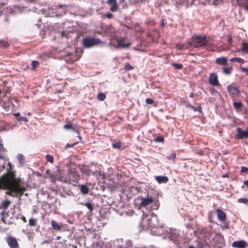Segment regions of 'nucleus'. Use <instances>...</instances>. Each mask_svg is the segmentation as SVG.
<instances>
[{
	"label": "nucleus",
	"mask_w": 248,
	"mask_h": 248,
	"mask_svg": "<svg viewBox=\"0 0 248 248\" xmlns=\"http://www.w3.org/2000/svg\"><path fill=\"white\" fill-rule=\"evenodd\" d=\"M163 140H164V138L162 136L156 137L155 139V141L156 142H162L163 141Z\"/></svg>",
	"instance_id": "f704fd0d"
},
{
	"label": "nucleus",
	"mask_w": 248,
	"mask_h": 248,
	"mask_svg": "<svg viewBox=\"0 0 248 248\" xmlns=\"http://www.w3.org/2000/svg\"><path fill=\"white\" fill-rule=\"evenodd\" d=\"M7 242L10 248H19V247L16 238L14 237H7Z\"/></svg>",
	"instance_id": "9b49d317"
},
{
	"label": "nucleus",
	"mask_w": 248,
	"mask_h": 248,
	"mask_svg": "<svg viewBox=\"0 0 248 248\" xmlns=\"http://www.w3.org/2000/svg\"><path fill=\"white\" fill-rule=\"evenodd\" d=\"M244 184L248 186V180L244 182Z\"/></svg>",
	"instance_id": "864d4df0"
},
{
	"label": "nucleus",
	"mask_w": 248,
	"mask_h": 248,
	"mask_svg": "<svg viewBox=\"0 0 248 248\" xmlns=\"http://www.w3.org/2000/svg\"><path fill=\"white\" fill-rule=\"evenodd\" d=\"M247 246V243L243 240L236 241L232 243V247L237 248H245Z\"/></svg>",
	"instance_id": "ddd939ff"
},
{
	"label": "nucleus",
	"mask_w": 248,
	"mask_h": 248,
	"mask_svg": "<svg viewBox=\"0 0 248 248\" xmlns=\"http://www.w3.org/2000/svg\"><path fill=\"white\" fill-rule=\"evenodd\" d=\"M133 68V67H132V66H131L129 63H126L124 66V69L126 70H130L132 69Z\"/></svg>",
	"instance_id": "e433bc0d"
},
{
	"label": "nucleus",
	"mask_w": 248,
	"mask_h": 248,
	"mask_svg": "<svg viewBox=\"0 0 248 248\" xmlns=\"http://www.w3.org/2000/svg\"><path fill=\"white\" fill-rule=\"evenodd\" d=\"M131 46V43H127L125 44L124 43V40L121 39L118 40V47L123 48H128Z\"/></svg>",
	"instance_id": "aec40b11"
},
{
	"label": "nucleus",
	"mask_w": 248,
	"mask_h": 248,
	"mask_svg": "<svg viewBox=\"0 0 248 248\" xmlns=\"http://www.w3.org/2000/svg\"><path fill=\"white\" fill-rule=\"evenodd\" d=\"M29 224L31 226H34L36 224V220L34 218H31L29 220Z\"/></svg>",
	"instance_id": "473e14b6"
},
{
	"label": "nucleus",
	"mask_w": 248,
	"mask_h": 248,
	"mask_svg": "<svg viewBox=\"0 0 248 248\" xmlns=\"http://www.w3.org/2000/svg\"><path fill=\"white\" fill-rule=\"evenodd\" d=\"M11 203V201L7 199L2 201L1 203V207L3 209L4 211L0 213V215L1 216L2 221L5 223H6V220L5 219V216L8 215L7 213H5V211L8 208Z\"/></svg>",
	"instance_id": "6e6552de"
},
{
	"label": "nucleus",
	"mask_w": 248,
	"mask_h": 248,
	"mask_svg": "<svg viewBox=\"0 0 248 248\" xmlns=\"http://www.w3.org/2000/svg\"><path fill=\"white\" fill-rule=\"evenodd\" d=\"M17 120L18 121H23V122H25L28 121V119L26 117H18L17 118Z\"/></svg>",
	"instance_id": "58836bf2"
},
{
	"label": "nucleus",
	"mask_w": 248,
	"mask_h": 248,
	"mask_svg": "<svg viewBox=\"0 0 248 248\" xmlns=\"http://www.w3.org/2000/svg\"><path fill=\"white\" fill-rule=\"evenodd\" d=\"M228 92L232 98L238 97L240 93L239 90L234 86L230 85L228 87Z\"/></svg>",
	"instance_id": "9d476101"
},
{
	"label": "nucleus",
	"mask_w": 248,
	"mask_h": 248,
	"mask_svg": "<svg viewBox=\"0 0 248 248\" xmlns=\"http://www.w3.org/2000/svg\"><path fill=\"white\" fill-rule=\"evenodd\" d=\"M38 62L35 61H33L32 62L31 65L33 66V67L34 68L36 67H37L38 65Z\"/></svg>",
	"instance_id": "a19ab883"
},
{
	"label": "nucleus",
	"mask_w": 248,
	"mask_h": 248,
	"mask_svg": "<svg viewBox=\"0 0 248 248\" xmlns=\"http://www.w3.org/2000/svg\"><path fill=\"white\" fill-rule=\"evenodd\" d=\"M114 30L111 27H108V28L106 30V33L107 35H112L113 32H114Z\"/></svg>",
	"instance_id": "a878e982"
},
{
	"label": "nucleus",
	"mask_w": 248,
	"mask_h": 248,
	"mask_svg": "<svg viewBox=\"0 0 248 248\" xmlns=\"http://www.w3.org/2000/svg\"><path fill=\"white\" fill-rule=\"evenodd\" d=\"M6 172L0 177V188L6 190V194L21 199L26 190V185L20 178L16 177V171L10 162L8 163Z\"/></svg>",
	"instance_id": "f257e3e1"
},
{
	"label": "nucleus",
	"mask_w": 248,
	"mask_h": 248,
	"mask_svg": "<svg viewBox=\"0 0 248 248\" xmlns=\"http://www.w3.org/2000/svg\"><path fill=\"white\" fill-rule=\"evenodd\" d=\"M173 65L177 69H181L182 67V65L179 63H174Z\"/></svg>",
	"instance_id": "79ce46f5"
},
{
	"label": "nucleus",
	"mask_w": 248,
	"mask_h": 248,
	"mask_svg": "<svg viewBox=\"0 0 248 248\" xmlns=\"http://www.w3.org/2000/svg\"><path fill=\"white\" fill-rule=\"evenodd\" d=\"M238 202L247 204L248 202V199L247 198H240L238 199Z\"/></svg>",
	"instance_id": "72a5a7b5"
},
{
	"label": "nucleus",
	"mask_w": 248,
	"mask_h": 248,
	"mask_svg": "<svg viewBox=\"0 0 248 248\" xmlns=\"http://www.w3.org/2000/svg\"><path fill=\"white\" fill-rule=\"evenodd\" d=\"M8 46V43L5 41H1L0 42V48H5Z\"/></svg>",
	"instance_id": "cd10ccee"
},
{
	"label": "nucleus",
	"mask_w": 248,
	"mask_h": 248,
	"mask_svg": "<svg viewBox=\"0 0 248 248\" xmlns=\"http://www.w3.org/2000/svg\"><path fill=\"white\" fill-rule=\"evenodd\" d=\"M51 224L54 230L56 231L60 230L61 227L57 222L54 220H52Z\"/></svg>",
	"instance_id": "5701e85b"
},
{
	"label": "nucleus",
	"mask_w": 248,
	"mask_h": 248,
	"mask_svg": "<svg viewBox=\"0 0 248 248\" xmlns=\"http://www.w3.org/2000/svg\"><path fill=\"white\" fill-rule=\"evenodd\" d=\"M21 218L24 220V221L25 222H26V218H25V217L23 216H22L21 217Z\"/></svg>",
	"instance_id": "5fc2aeb1"
},
{
	"label": "nucleus",
	"mask_w": 248,
	"mask_h": 248,
	"mask_svg": "<svg viewBox=\"0 0 248 248\" xmlns=\"http://www.w3.org/2000/svg\"><path fill=\"white\" fill-rule=\"evenodd\" d=\"M241 49L243 51L248 52V44L246 43L243 44L242 46Z\"/></svg>",
	"instance_id": "2f4dec72"
},
{
	"label": "nucleus",
	"mask_w": 248,
	"mask_h": 248,
	"mask_svg": "<svg viewBox=\"0 0 248 248\" xmlns=\"http://www.w3.org/2000/svg\"><path fill=\"white\" fill-rule=\"evenodd\" d=\"M3 147L2 146V145L0 143V152L3 151Z\"/></svg>",
	"instance_id": "603ef678"
},
{
	"label": "nucleus",
	"mask_w": 248,
	"mask_h": 248,
	"mask_svg": "<svg viewBox=\"0 0 248 248\" xmlns=\"http://www.w3.org/2000/svg\"><path fill=\"white\" fill-rule=\"evenodd\" d=\"M76 144H77V143H74L73 144H69V143H67L66 144V146H65V148H70V147H73L74 145H75Z\"/></svg>",
	"instance_id": "49530a36"
},
{
	"label": "nucleus",
	"mask_w": 248,
	"mask_h": 248,
	"mask_svg": "<svg viewBox=\"0 0 248 248\" xmlns=\"http://www.w3.org/2000/svg\"><path fill=\"white\" fill-rule=\"evenodd\" d=\"M107 3L110 6V10L112 12L116 11L118 9L116 0H107Z\"/></svg>",
	"instance_id": "dca6fc26"
},
{
	"label": "nucleus",
	"mask_w": 248,
	"mask_h": 248,
	"mask_svg": "<svg viewBox=\"0 0 248 248\" xmlns=\"http://www.w3.org/2000/svg\"><path fill=\"white\" fill-rule=\"evenodd\" d=\"M147 219L145 220V218L142 219L140 225L144 229L150 230L151 231V229H153V227H155L156 225L157 219L156 217H146Z\"/></svg>",
	"instance_id": "7ed1b4c3"
},
{
	"label": "nucleus",
	"mask_w": 248,
	"mask_h": 248,
	"mask_svg": "<svg viewBox=\"0 0 248 248\" xmlns=\"http://www.w3.org/2000/svg\"><path fill=\"white\" fill-rule=\"evenodd\" d=\"M138 199L140 201V207L146 208L154 202L153 199L152 197H139Z\"/></svg>",
	"instance_id": "0eeeda50"
},
{
	"label": "nucleus",
	"mask_w": 248,
	"mask_h": 248,
	"mask_svg": "<svg viewBox=\"0 0 248 248\" xmlns=\"http://www.w3.org/2000/svg\"><path fill=\"white\" fill-rule=\"evenodd\" d=\"M2 93L1 94L0 98L1 99H3L2 98L5 96L6 93H9L8 90V89L6 90L5 92H2Z\"/></svg>",
	"instance_id": "c03bdc74"
},
{
	"label": "nucleus",
	"mask_w": 248,
	"mask_h": 248,
	"mask_svg": "<svg viewBox=\"0 0 248 248\" xmlns=\"http://www.w3.org/2000/svg\"><path fill=\"white\" fill-rule=\"evenodd\" d=\"M191 0L190 1H189V2L191 3ZM187 2H189V0H187ZM186 4H188V3H186Z\"/></svg>",
	"instance_id": "338daca9"
},
{
	"label": "nucleus",
	"mask_w": 248,
	"mask_h": 248,
	"mask_svg": "<svg viewBox=\"0 0 248 248\" xmlns=\"http://www.w3.org/2000/svg\"><path fill=\"white\" fill-rule=\"evenodd\" d=\"M188 248H195L193 246H189Z\"/></svg>",
	"instance_id": "e2e57ef3"
},
{
	"label": "nucleus",
	"mask_w": 248,
	"mask_h": 248,
	"mask_svg": "<svg viewBox=\"0 0 248 248\" xmlns=\"http://www.w3.org/2000/svg\"><path fill=\"white\" fill-rule=\"evenodd\" d=\"M84 205L88 208V209L90 210V211L91 212L93 210V206L92 205V204H91V203L86 202L84 204Z\"/></svg>",
	"instance_id": "c85d7f7f"
},
{
	"label": "nucleus",
	"mask_w": 248,
	"mask_h": 248,
	"mask_svg": "<svg viewBox=\"0 0 248 248\" xmlns=\"http://www.w3.org/2000/svg\"><path fill=\"white\" fill-rule=\"evenodd\" d=\"M248 171V168L246 167H242L241 171V172H247Z\"/></svg>",
	"instance_id": "37998d69"
},
{
	"label": "nucleus",
	"mask_w": 248,
	"mask_h": 248,
	"mask_svg": "<svg viewBox=\"0 0 248 248\" xmlns=\"http://www.w3.org/2000/svg\"><path fill=\"white\" fill-rule=\"evenodd\" d=\"M80 192L83 194H88L89 190V187L87 186L86 185H81L80 186Z\"/></svg>",
	"instance_id": "4be33fe9"
},
{
	"label": "nucleus",
	"mask_w": 248,
	"mask_h": 248,
	"mask_svg": "<svg viewBox=\"0 0 248 248\" xmlns=\"http://www.w3.org/2000/svg\"><path fill=\"white\" fill-rule=\"evenodd\" d=\"M16 158L18 161L19 166L23 167L25 163V157L21 154H18L16 155Z\"/></svg>",
	"instance_id": "a211bd4d"
},
{
	"label": "nucleus",
	"mask_w": 248,
	"mask_h": 248,
	"mask_svg": "<svg viewBox=\"0 0 248 248\" xmlns=\"http://www.w3.org/2000/svg\"><path fill=\"white\" fill-rule=\"evenodd\" d=\"M237 138L238 139H242L243 138H248V130H243L241 128L238 127L236 129Z\"/></svg>",
	"instance_id": "f8f14e48"
},
{
	"label": "nucleus",
	"mask_w": 248,
	"mask_h": 248,
	"mask_svg": "<svg viewBox=\"0 0 248 248\" xmlns=\"http://www.w3.org/2000/svg\"><path fill=\"white\" fill-rule=\"evenodd\" d=\"M165 22H166L165 20L164 19H162L161 20V23L162 27H163L164 26Z\"/></svg>",
	"instance_id": "8fccbe9b"
},
{
	"label": "nucleus",
	"mask_w": 248,
	"mask_h": 248,
	"mask_svg": "<svg viewBox=\"0 0 248 248\" xmlns=\"http://www.w3.org/2000/svg\"><path fill=\"white\" fill-rule=\"evenodd\" d=\"M233 106L236 109L239 111L242 107V104L240 102H233Z\"/></svg>",
	"instance_id": "b1692460"
},
{
	"label": "nucleus",
	"mask_w": 248,
	"mask_h": 248,
	"mask_svg": "<svg viewBox=\"0 0 248 248\" xmlns=\"http://www.w3.org/2000/svg\"><path fill=\"white\" fill-rule=\"evenodd\" d=\"M101 42L100 40L90 37H86L83 40V44L86 48L92 47L100 44Z\"/></svg>",
	"instance_id": "20e7f679"
},
{
	"label": "nucleus",
	"mask_w": 248,
	"mask_h": 248,
	"mask_svg": "<svg viewBox=\"0 0 248 248\" xmlns=\"http://www.w3.org/2000/svg\"><path fill=\"white\" fill-rule=\"evenodd\" d=\"M191 45H192V44H191V43H187V44H186L187 48H188L189 46H191Z\"/></svg>",
	"instance_id": "13d9d810"
},
{
	"label": "nucleus",
	"mask_w": 248,
	"mask_h": 248,
	"mask_svg": "<svg viewBox=\"0 0 248 248\" xmlns=\"http://www.w3.org/2000/svg\"><path fill=\"white\" fill-rule=\"evenodd\" d=\"M193 95H194L193 93H191L190 94L189 96H190V97L192 98V97H193Z\"/></svg>",
	"instance_id": "052dcab7"
},
{
	"label": "nucleus",
	"mask_w": 248,
	"mask_h": 248,
	"mask_svg": "<svg viewBox=\"0 0 248 248\" xmlns=\"http://www.w3.org/2000/svg\"><path fill=\"white\" fill-rule=\"evenodd\" d=\"M236 58H232V59H231L230 60V61H231V62H236V60H235V59H236Z\"/></svg>",
	"instance_id": "6e6d98bb"
},
{
	"label": "nucleus",
	"mask_w": 248,
	"mask_h": 248,
	"mask_svg": "<svg viewBox=\"0 0 248 248\" xmlns=\"http://www.w3.org/2000/svg\"><path fill=\"white\" fill-rule=\"evenodd\" d=\"M105 16L108 18H111L113 16V15L110 13H108L105 15Z\"/></svg>",
	"instance_id": "09e8293b"
},
{
	"label": "nucleus",
	"mask_w": 248,
	"mask_h": 248,
	"mask_svg": "<svg viewBox=\"0 0 248 248\" xmlns=\"http://www.w3.org/2000/svg\"><path fill=\"white\" fill-rule=\"evenodd\" d=\"M166 234L164 238H167L170 240L173 241L174 243L178 245L179 248H182L183 246V242L185 243V240L179 235V231L174 229H168L165 230Z\"/></svg>",
	"instance_id": "f03ea898"
},
{
	"label": "nucleus",
	"mask_w": 248,
	"mask_h": 248,
	"mask_svg": "<svg viewBox=\"0 0 248 248\" xmlns=\"http://www.w3.org/2000/svg\"><path fill=\"white\" fill-rule=\"evenodd\" d=\"M14 115L16 117H18L20 115V113H16L14 114Z\"/></svg>",
	"instance_id": "4d7b16f0"
},
{
	"label": "nucleus",
	"mask_w": 248,
	"mask_h": 248,
	"mask_svg": "<svg viewBox=\"0 0 248 248\" xmlns=\"http://www.w3.org/2000/svg\"><path fill=\"white\" fill-rule=\"evenodd\" d=\"M189 107L191 108L195 111H198L200 113H202V110L201 106H198L197 107H194L191 105H188Z\"/></svg>",
	"instance_id": "bb28decb"
},
{
	"label": "nucleus",
	"mask_w": 248,
	"mask_h": 248,
	"mask_svg": "<svg viewBox=\"0 0 248 248\" xmlns=\"http://www.w3.org/2000/svg\"><path fill=\"white\" fill-rule=\"evenodd\" d=\"M236 62L240 63H243L244 62V61L243 59L240 58H236L235 59Z\"/></svg>",
	"instance_id": "a18cd8bd"
},
{
	"label": "nucleus",
	"mask_w": 248,
	"mask_h": 248,
	"mask_svg": "<svg viewBox=\"0 0 248 248\" xmlns=\"http://www.w3.org/2000/svg\"><path fill=\"white\" fill-rule=\"evenodd\" d=\"M64 128L66 129H70L73 131H75L78 135V138L80 140H81V137L79 136V132L78 130H76V128L74 127L73 125L71 124H68L64 125Z\"/></svg>",
	"instance_id": "f3484780"
},
{
	"label": "nucleus",
	"mask_w": 248,
	"mask_h": 248,
	"mask_svg": "<svg viewBox=\"0 0 248 248\" xmlns=\"http://www.w3.org/2000/svg\"><path fill=\"white\" fill-rule=\"evenodd\" d=\"M217 214V217L218 220L221 222H224L226 219V216L225 213L219 209H217L216 210Z\"/></svg>",
	"instance_id": "2eb2a0df"
},
{
	"label": "nucleus",
	"mask_w": 248,
	"mask_h": 248,
	"mask_svg": "<svg viewBox=\"0 0 248 248\" xmlns=\"http://www.w3.org/2000/svg\"><path fill=\"white\" fill-rule=\"evenodd\" d=\"M175 157H176V154L172 153L171 155H170L169 156H168L167 157L169 159L173 160L175 159Z\"/></svg>",
	"instance_id": "4c0bfd02"
},
{
	"label": "nucleus",
	"mask_w": 248,
	"mask_h": 248,
	"mask_svg": "<svg viewBox=\"0 0 248 248\" xmlns=\"http://www.w3.org/2000/svg\"><path fill=\"white\" fill-rule=\"evenodd\" d=\"M241 70L243 72H247L248 73V68L243 67H241Z\"/></svg>",
	"instance_id": "de8ad7c7"
},
{
	"label": "nucleus",
	"mask_w": 248,
	"mask_h": 248,
	"mask_svg": "<svg viewBox=\"0 0 248 248\" xmlns=\"http://www.w3.org/2000/svg\"><path fill=\"white\" fill-rule=\"evenodd\" d=\"M222 70L224 74L230 75L232 73V67H223Z\"/></svg>",
	"instance_id": "393cba45"
},
{
	"label": "nucleus",
	"mask_w": 248,
	"mask_h": 248,
	"mask_svg": "<svg viewBox=\"0 0 248 248\" xmlns=\"http://www.w3.org/2000/svg\"><path fill=\"white\" fill-rule=\"evenodd\" d=\"M64 32H63V33H62V36H64Z\"/></svg>",
	"instance_id": "774afa93"
},
{
	"label": "nucleus",
	"mask_w": 248,
	"mask_h": 248,
	"mask_svg": "<svg viewBox=\"0 0 248 248\" xmlns=\"http://www.w3.org/2000/svg\"><path fill=\"white\" fill-rule=\"evenodd\" d=\"M176 47H177V48H178L179 49H181V47H180V46H178V45H177Z\"/></svg>",
	"instance_id": "680f3d73"
},
{
	"label": "nucleus",
	"mask_w": 248,
	"mask_h": 248,
	"mask_svg": "<svg viewBox=\"0 0 248 248\" xmlns=\"http://www.w3.org/2000/svg\"><path fill=\"white\" fill-rule=\"evenodd\" d=\"M2 93V91H0V97H1V94ZM0 100L3 101V99H1V98H0Z\"/></svg>",
	"instance_id": "bf43d9fd"
},
{
	"label": "nucleus",
	"mask_w": 248,
	"mask_h": 248,
	"mask_svg": "<svg viewBox=\"0 0 248 248\" xmlns=\"http://www.w3.org/2000/svg\"><path fill=\"white\" fill-rule=\"evenodd\" d=\"M155 180L159 183H166L168 181V178L164 176H156Z\"/></svg>",
	"instance_id": "412c9836"
},
{
	"label": "nucleus",
	"mask_w": 248,
	"mask_h": 248,
	"mask_svg": "<svg viewBox=\"0 0 248 248\" xmlns=\"http://www.w3.org/2000/svg\"><path fill=\"white\" fill-rule=\"evenodd\" d=\"M164 228L162 226H158L156 225L155 227H153V229H151V231H150L152 234L155 235H163L165 236L166 232Z\"/></svg>",
	"instance_id": "1a4fd4ad"
},
{
	"label": "nucleus",
	"mask_w": 248,
	"mask_h": 248,
	"mask_svg": "<svg viewBox=\"0 0 248 248\" xmlns=\"http://www.w3.org/2000/svg\"><path fill=\"white\" fill-rule=\"evenodd\" d=\"M115 248H132L130 241H124L123 239H117L114 241Z\"/></svg>",
	"instance_id": "39448f33"
},
{
	"label": "nucleus",
	"mask_w": 248,
	"mask_h": 248,
	"mask_svg": "<svg viewBox=\"0 0 248 248\" xmlns=\"http://www.w3.org/2000/svg\"><path fill=\"white\" fill-rule=\"evenodd\" d=\"M139 0H130V1L133 3H136L138 2Z\"/></svg>",
	"instance_id": "3c124183"
},
{
	"label": "nucleus",
	"mask_w": 248,
	"mask_h": 248,
	"mask_svg": "<svg viewBox=\"0 0 248 248\" xmlns=\"http://www.w3.org/2000/svg\"><path fill=\"white\" fill-rule=\"evenodd\" d=\"M194 0H191V1L190 2H191V4H192L193 3V2L194 1Z\"/></svg>",
	"instance_id": "69168bd1"
},
{
	"label": "nucleus",
	"mask_w": 248,
	"mask_h": 248,
	"mask_svg": "<svg viewBox=\"0 0 248 248\" xmlns=\"http://www.w3.org/2000/svg\"><path fill=\"white\" fill-rule=\"evenodd\" d=\"M106 98V95L103 93H100L97 95V98L100 101L104 100Z\"/></svg>",
	"instance_id": "c756f323"
},
{
	"label": "nucleus",
	"mask_w": 248,
	"mask_h": 248,
	"mask_svg": "<svg viewBox=\"0 0 248 248\" xmlns=\"http://www.w3.org/2000/svg\"><path fill=\"white\" fill-rule=\"evenodd\" d=\"M185 2V0H181L180 2Z\"/></svg>",
	"instance_id": "0e129e2a"
},
{
	"label": "nucleus",
	"mask_w": 248,
	"mask_h": 248,
	"mask_svg": "<svg viewBox=\"0 0 248 248\" xmlns=\"http://www.w3.org/2000/svg\"><path fill=\"white\" fill-rule=\"evenodd\" d=\"M112 147L114 148L119 149L121 147V143L120 142L114 143L112 144Z\"/></svg>",
	"instance_id": "c9c22d12"
},
{
	"label": "nucleus",
	"mask_w": 248,
	"mask_h": 248,
	"mask_svg": "<svg viewBox=\"0 0 248 248\" xmlns=\"http://www.w3.org/2000/svg\"><path fill=\"white\" fill-rule=\"evenodd\" d=\"M216 62L218 65H226L227 63V58L225 57L218 58L216 60Z\"/></svg>",
	"instance_id": "6ab92c4d"
},
{
	"label": "nucleus",
	"mask_w": 248,
	"mask_h": 248,
	"mask_svg": "<svg viewBox=\"0 0 248 248\" xmlns=\"http://www.w3.org/2000/svg\"><path fill=\"white\" fill-rule=\"evenodd\" d=\"M146 102L148 104H153L154 103V101L150 98H147L146 99Z\"/></svg>",
	"instance_id": "ea45409f"
},
{
	"label": "nucleus",
	"mask_w": 248,
	"mask_h": 248,
	"mask_svg": "<svg viewBox=\"0 0 248 248\" xmlns=\"http://www.w3.org/2000/svg\"><path fill=\"white\" fill-rule=\"evenodd\" d=\"M209 83L213 86H217L218 85V81L217 75L215 73H212L209 78Z\"/></svg>",
	"instance_id": "4468645a"
},
{
	"label": "nucleus",
	"mask_w": 248,
	"mask_h": 248,
	"mask_svg": "<svg viewBox=\"0 0 248 248\" xmlns=\"http://www.w3.org/2000/svg\"><path fill=\"white\" fill-rule=\"evenodd\" d=\"M193 41L197 46H202L207 44V40L205 36H197L193 38Z\"/></svg>",
	"instance_id": "423d86ee"
},
{
	"label": "nucleus",
	"mask_w": 248,
	"mask_h": 248,
	"mask_svg": "<svg viewBox=\"0 0 248 248\" xmlns=\"http://www.w3.org/2000/svg\"><path fill=\"white\" fill-rule=\"evenodd\" d=\"M46 159L47 161L51 162V163H53L54 158L52 155H47L46 156Z\"/></svg>",
	"instance_id": "7c9ffc66"
}]
</instances>
